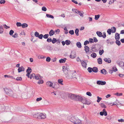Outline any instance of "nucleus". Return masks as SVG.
Wrapping results in <instances>:
<instances>
[{"label": "nucleus", "instance_id": "obj_37", "mask_svg": "<svg viewBox=\"0 0 124 124\" xmlns=\"http://www.w3.org/2000/svg\"><path fill=\"white\" fill-rule=\"evenodd\" d=\"M72 11L75 13L77 14L78 13V11L77 9L75 8H73L72 9Z\"/></svg>", "mask_w": 124, "mask_h": 124}, {"label": "nucleus", "instance_id": "obj_61", "mask_svg": "<svg viewBox=\"0 0 124 124\" xmlns=\"http://www.w3.org/2000/svg\"><path fill=\"white\" fill-rule=\"evenodd\" d=\"M6 2L5 0H1L0 1V3L1 4H4Z\"/></svg>", "mask_w": 124, "mask_h": 124}, {"label": "nucleus", "instance_id": "obj_34", "mask_svg": "<svg viewBox=\"0 0 124 124\" xmlns=\"http://www.w3.org/2000/svg\"><path fill=\"white\" fill-rule=\"evenodd\" d=\"M100 105L102 108H107L106 106L102 103H101L100 104Z\"/></svg>", "mask_w": 124, "mask_h": 124}, {"label": "nucleus", "instance_id": "obj_52", "mask_svg": "<svg viewBox=\"0 0 124 124\" xmlns=\"http://www.w3.org/2000/svg\"><path fill=\"white\" fill-rule=\"evenodd\" d=\"M77 14H79V15H80L81 16L83 17V15L82 13L80 11H78V12Z\"/></svg>", "mask_w": 124, "mask_h": 124}, {"label": "nucleus", "instance_id": "obj_47", "mask_svg": "<svg viewBox=\"0 0 124 124\" xmlns=\"http://www.w3.org/2000/svg\"><path fill=\"white\" fill-rule=\"evenodd\" d=\"M16 25L17 27H20L22 26V24L20 22H17L16 23Z\"/></svg>", "mask_w": 124, "mask_h": 124}, {"label": "nucleus", "instance_id": "obj_33", "mask_svg": "<svg viewBox=\"0 0 124 124\" xmlns=\"http://www.w3.org/2000/svg\"><path fill=\"white\" fill-rule=\"evenodd\" d=\"M65 44L67 45H69L70 44V41L69 40H65Z\"/></svg>", "mask_w": 124, "mask_h": 124}, {"label": "nucleus", "instance_id": "obj_5", "mask_svg": "<svg viewBox=\"0 0 124 124\" xmlns=\"http://www.w3.org/2000/svg\"><path fill=\"white\" fill-rule=\"evenodd\" d=\"M4 90L7 95L11 97H13L15 93L11 89L5 88H4Z\"/></svg>", "mask_w": 124, "mask_h": 124}, {"label": "nucleus", "instance_id": "obj_27", "mask_svg": "<svg viewBox=\"0 0 124 124\" xmlns=\"http://www.w3.org/2000/svg\"><path fill=\"white\" fill-rule=\"evenodd\" d=\"M46 16L47 17L50 18L52 19H54V18L53 16L49 14H46Z\"/></svg>", "mask_w": 124, "mask_h": 124}, {"label": "nucleus", "instance_id": "obj_21", "mask_svg": "<svg viewBox=\"0 0 124 124\" xmlns=\"http://www.w3.org/2000/svg\"><path fill=\"white\" fill-rule=\"evenodd\" d=\"M67 59L66 58H64L63 59H62L59 60V62L60 63H63L65 62Z\"/></svg>", "mask_w": 124, "mask_h": 124}, {"label": "nucleus", "instance_id": "obj_28", "mask_svg": "<svg viewBox=\"0 0 124 124\" xmlns=\"http://www.w3.org/2000/svg\"><path fill=\"white\" fill-rule=\"evenodd\" d=\"M111 29L112 30V33H115L116 32V28L115 27H112Z\"/></svg>", "mask_w": 124, "mask_h": 124}, {"label": "nucleus", "instance_id": "obj_32", "mask_svg": "<svg viewBox=\"0 0 124 124\" xmlns=\"http://www.w3.org/2000/svg\"><path fill=\"white\" fill-rule=\"evenodd\" d=\"M38 80H39V81H38V84H42L44 82L43 80L41 79H40Z\"/></svg>", "mask_w": 124, "mask_h": 124}, {"label": "nucleus", "instance_id": "obj_23", "mask_svg": "<svg viewBox=\"0 0 124 124\" xmlns=\"http://www.w3.org/2000/svg\"><path fill=\"white\" fill-rule=\"evenodd\" d=\"M28 24L26 23H23L22 24V27L23 28H26L28 27Z\"/></svg>", "mask_w": 124, "mask_h": 124}, {"label": "nucleus", "instance_id": "obj_12", "mask_svg": "<svg viewBox=\"0 0 124 124\" xmlns=\"http://www.w3.org/2000/svg\"><path fill=\"white\" fill-rule=\"evenodd\" d=\"M97 83L99 85H104L106 84V82L105 81H101L99 80L97 82Z\"/></svg>", "mask_w": 124, "mask_h": 124}, {"label": "nucleus", "instance_id": "obj_3", "mask_svg": "<svg viewBox=\"0 0 124 124\" xmlns=\"http://www.w3.org/2000/svg\"><path fill=\"white\" fill-rule=\"evenodd\" d=\"M67 119L74 124H81L82 123V121L75 116H69Z\"/></svg>", "mask_w": 124, "mask_h": 124}, {"label": "nucleus", "instance_id": "obj_36", "mask_svg": "<svg viewBox=\"0 0 124 124\" xmlns=\"http://www.w3.org/2000/svg\"><path fill=\"white\" fill-rule=\"evenodd\" d=\"M97 56L96 54L95 53H93L91 54V56L93 58H94L96 57Z\"/></svg>", "mask_w": 124, "mask_h": 124}, {"label": "nucleus", "instance_id": "obj_38", "mask_svg": "<svg viewBox=\"0 0 124 124\" xmlns=\"http://www.w3.org/2000/svg\"><path fill=\"white\" fill-rule=\"evenodd\" d=\"M116 44L118 46H119L121 44V43L120 41L118 40H116Z\"/></svg>", "mask_w": 124, "mask_h": 124}, {"label": "nucleus", "instance_id": "obj_50", "mask_svg": "<svg viewBox=\"0 0 124 124\" xmlns=\"http://www.w3.org/2000/svg\"><path fill=\"white\" fill-rule=\"evenodd\" d=\"M86 94L87 95H88L89 96H92V94L90 92H86Z\"/></svg>", "mask_w": 124, "mask_h": 124}, {"label": "nucleus", "instance_id": "obj_6", "mask_svg": "<svg viewBox=\"0 0 124 124\" xmlns=\"http://www.w3.org/2000/svg\"><path fill=\"white\" fill-rule=\"evenodd\" d=\"M96 33L98 36L99 37H102L103 38H105L106 37V35L105 32L103 33V35H102L101 32L100 31H97L96 32Z\"/></svg>", "mask_w": 124, "mask_h": 124}, {"label": "nucleus", "instance_id": "obj_58", "mask_svg": "<svg viewBox=\"0 0 124 124\" xmlns=\"http://www.w3.org/2000/svg\"><path fill=\"white\" fill-rule=\"evenodd\" d=\"M43 35L42 34H40V35H39L38 37L39 39H42L43 38Z\"/></svg>", "mask_w": 124, "mask_h": 124}, {"label": "nucleus", "instance_id": "obj_40", "mask_svg": "<svg viewBox=\"0 0 124 124\" xmlns=\"http://www.w3.org/2000/svg\"><path fill=\"white\" fill-rule=\"evenodd\" d=\"M104 52V51L103 49H102V50H100L99 51V54L100 55H101Z\"/></svg>", "mask_w": 124, "mask_h": 124}, {"label": "nucleus", "instance_id": "obj_39", "mask_svg": "<svg viewBox=\"0 0 124 124\" xmlns=\"http://www.w3.org/2000/svg\"><path fill=\"white\" fill-rule=\"evenodd\" d=\"M57 41L56 39L54 38H53L52 40V42L53 44H54Z\"/></svg>", "mask_w": 124, "mask_h": 124}, {"label": "nucleus", "instance_id": "obj_54", "mask_svg": "<svg viewBox=\"0 0 124 124\" xmlns=\"http://www.w3.org/2000/svg\"><path fill=\"white\" fill-rule=\"evenodd\" d=\"M89 42L88 40H86L84 42V45L85 46L87 44H89Z\"/></svg>", "mask_w": 124, "mask_h": 124}, {"label": "nucleus", "instance_id": "obj_13", "mask_svg": "<svg viewBox=\"0 0 124 124\" xmlns=\"http://www.w3.org/2000/svg\"><path fill=\"white\" fill-rule=\"evenodd\" d=\"M53 84V83L50 81H48L46 83V85L47 86L54 88V87L52 86Z\"/></svg>", "mask_w": 124, "mask_h": 124}, {"label": "nucleus", "instance_id": "obj_31", "mask_svg": "<svg viewBox=\"0 0 124 124\" xmlns=\"http://www.w3.org/2000/svg\"><path fill=\"white\" fill-rule=\"evenodd\" d=\"M87 70L90 73H91L92 71H93V68L90 67H89L88 68Z\"/></svg>", "mask_w": 124, "mask_h": 124}, {"label": "nucleus", "instance_id": "obj_57", "mask_svg": "<svg viewBox=\"0 0 124 124\" xmlns=\"http://www.w3.org/2000/svg\"><path fill=\"white\" fill-rule=\"evenodd\" d=\"M47 41L48 42H50L52 41V39L51 38H47Z\"/></svg>", "mask_w": 124, "mask_h": 124}, {"label": "nucleus", "instance_id": "obj_9", "mask_svg": "<svg viewBox=\"0 0 124 124\" xmlns=\"http://www.w3.org/2000/svg\"><path fill=\"white\" fill-rule=\"evenodd\" d=\"M46 114L43 113H39V119H44L46 118Z\"/></svg>", "mask_w": 124, "mask_h": 124}, {"label": "nucleus", "instance_id": "obj_11", "mask_svg": "<svg viewBox=\"0 0 124 124\" xmlns=\"http://www.w3.org/2000/svg\"><path fill=\"white\" fill-rule=\"evenodd\" d=\"M80 61L82 66L86 68L87 65V64L86 62V61L84 60L82 61L80 60Z\"/></svg>", "mask_w": 124, "mask_h": 124}, {"label": "nucleus", "instance_id": "obj_53", "mask_svg": "<svg viewBox=\"0 0 124 124\" xmlns=\"http://www.w3.org/2000/svg\"><path fill=\"white\" fill-rule=\"evenodd\" d=\"M115 94L117 96H120L122 95V93H117Z\"/></svg>", "mask_w": 124, "mask_h": 124}, {"label": "nucleus", "instance_id": "obj_10", "mask_svg": "<svg viewBox=\"0 0 124 124\" xmlns=\"http://www.w3.org/2000/svg\"><path fill=\"white\" fill-rule=\"evenodd\" d=\"M100 115L101 116L104 115L105 116H107V112L106 111L105 109H104L102 110V111L100 112Z\"/></svg>", "mask_w": 124, "mask_h": 124}, {"label": "nucleus", "instance_id": "obj_1", "mask_svg": "<svg viewBox=\"0 0 124 124\" xmlns=\"http://www.w3.org/2000/svg\"><path fill=\"white\" fill-rule=\"evenodd\" d=\"M69 97L74 101L81 102L85 104L89 105L91 103L90 101L88 100L86 98L82 97L81 96L70 94H69Z\"/></svg>", "mask_w": 124, "mask_h": 124}, {"label": "nucleus", "instance_id": "obj_64", "mask_svg": "<svg viewBox=\"0 0 124 124\" xmlns=\"http://www.w3.org/2000/svg\"><path fill=\"white\" fill-rule=\"evenodd\" d=\"M93 39L94 40V42H96L98 41V40L96 37H93Z\"/></svg>", "mask_w": 124, "mask_h": 124}, {"label": "nucleus", "instance_id": "obj_45", "mask_svg": "<svg viewBox=\"0 0 124 124\" xmlns=\"http://www.w3.org/2000/svg\"><path fill=\"white\" fill-rule=\"evenodd\" d=\"M39 35V33L37 31H36L35 32L34 35L36 37H38Z\"/></svg>", "mask_w": 124, "mask_h": 124}, {"label": "nucleus", "instance_id": "obj_43", "mask_svg": "<svg viewBox=\"0 0 124 124\" xmlns=\"http://www.w3.org/2000/svg\"><path fill=\"white\" fill-rule=\"evenodd\" d=\"M107 32L109 35L111 34L112 32V30L111 29H108L107 31Z\"/></svg>", "mask_w": 124, "mask_h": 124}, {"label": "nucleus", "instance_id": "obj_20", "mask_svg": "<svg viewBox=\"0 0 124 124\" xmlns=\"http://www.w3.org/2000/svg\"><path fill=\"white\" fill-rule=\"evenodd\" d=\"M39 113H37L34 114L33 115V117L39 119Z\"/></svg>", "mask_w": 124, "mask_h": 124}, {"label": "nucleus", "instance_id": "obj_29", "mask_svg": "<svg viewBox=\"0 0 124 124\" xmlns=\"http://www.w3.org/2000/svg\"><path fill=\"white\" fill-rule=\"evenodd\" d=\"M3 32V27L2 25L0 26V34L2 33Z\"/></svg>", "mask_w": 124, "mask_h": 124}, {"label": "nucleus", "instance_id": "obj_46", "mask_svg": "<svg viewBox=\"0 0 124 124\" xmlns=\"http://www.w3.org/2000/svg\"><path fill=\"white\" fill-rule=\"evenodd\" d=\"M22 78L21 77H18L16 78V80L18 81H21L22 80Z\"/></svg>", "mask_w": 124, "mask_h": 124}, {"label": "nucleus", "instance_id": "obj_60", "mask_svg": "<svg viewBox=\"0 0 124 124\" xmlns=\"http://www.w3.org/2000/svg\"><path fill=\"white\" fill-rule=\"evenodd\" d=\"M112 70L116 72L117 70L116 67H113L112 68Z\"/></svg>", "mask_w": 124, "mask_h": 124}, {"label": "nucleus", "instance_id": "obj_42", "mask_svg": "<svg viewBox=\"0 0 124 124\" xmlns=\"http://www.w3.org/2000/svg\"><path fill=\"white\" fill-rule=\"evenodd\" d=\"M4 76L5 78H13V77L12 76H10L7 75H4Z\"/></svg>", "mask_w": 124, "mask_h": 124}, {"label": "nucleus", "instance_id": "obj_18", "mask_svg": "<svg viewBox=\"0 0 124 124\" xmlns=\"http://www.w3.org/2000/svg\"><path fill=\"white\" fill-rule=\"evenodd\" d=\"M104 60L105 62H107L108 63H110L111 62V60L109 58L107 59L106 58H105L104 59Z\"/></svg>", "mask_w": 124, "mask_h": 124}, {"label": "nucleus", "instance_id": "obj_19", "mask_svg": "<svg viewBox=\"0 0 124 124\" xmlns=\"http://www.w3.org/2000/svg\"><path fill=\"white\" fill-rule=\"evenodd\" d=\"M86 53H87L89 51V47L86 46H85L84 47Z\"/></svg>", "mask_w": 124, "mask_h": 124}, {"label": "nucleus", "instance_id": "obj_55", "mask_svg": "<svg viewBox=\"0 0 124 124\" xmlns=\"http://www.w3.org/2000/svg\"><path fill=\"white\" fill-rule=\"evenodd\" d=\"M42 10L43 11H46L47 10V9L44 6L42 8Z\"/></svg>", "mask_w": 124, "mask_h": 124}, {"label": "nucleus", "instance_id": "obj_30", "mask_svg": "<svg viewBox=\"0 0 124 124\" xmlns=\"http://www.w3.org/2000/svg\"><path fill=\"white\" fill-rule=\"evenodd\" d=\"M58 82L60 84H61L62 85H63V84L62 83V82H63V80L62 79H59L58 80Z\"/></svg>", "mask_w": 124, "mask_h": 124}, {"label": "nucleus", "instance_id": "obj_63", "mask_svg": "<svg viewBox=\"0 0 124 124\" xmlns=\"http://www.w3.org/2000/svg\"><path fill=\"white\" fill-rule=\"evenodd\" d=\"M114 1H115L113 0H110L109 2L108 3L109 4H111L113 3H114Z\"/></svg>", "mask_w": 124, "mask_h": 124}, {"label": "nucleus", "instance_id": "obj_62", "mask_svg": "<svg viewBox=\"0 0 124 124\" xmlns=\"http://www.w3.org/2000/svg\"><path fill=\"white\" fill-rule=\"evenodd\" d=\"M89 42L90 43H93V42H94L93 40V39H92V38H90L89 39Z\"/></svg>", "mask_w": 124, "mask_h": 124}, {"label": "nucleus", "instance_id": "obj_41", "mask_svg": "<svg viewBox=\"0 0 124 124\" xmlns=\"http://www.w3.org/2000/svg\"><path fill=\"white\" fill-rule=\"evenodd\" d=\"M100 16V15H95V19L96 20H98Z\"/></svg>", "mask_w": 124, "mask_h": 124}, {"label": "nucleus", "instance_id": "obj_15", "mask_svg": "<svg viewBox=\"0 0 124 124\" xmlns=\"http://www.w3.org/2000/svg\"><path fill=\"white\" fill-rule=\"evenodd\" d=\"M115 38L116 40H119L120 38V34L116 33L115 34Z\"/></svg>", "mask_w": 124, "mask_h": 124}, {"label": "nucleus", "instance_id": "obj_17", "mask_svg": "<svg viewBox=\"0 0 124 124\" xmlns=\"http://www.w3.org/2000/svg\"><path fill=\"white\" fill-rule=\"evenodd\" d=\"M101 73L104 75L107 74L108 72L105 69H103L101 70Z\"/></svg>", "mask_w": 124, "mask_h": 124}, {"label": "nucleus", "instance_id": "obj_26", "mask_svg": "<svg viewBox=\"0 0 124 124\" xmlns=\"http://www.w3.org/2000/svg\"><path fill=\"white\" fill-rule=\"evenodd\" d=\"M77 46L79 48H80L82 46L81 43L79 42H77L76 43Z\"/></svg>", "mask_w": 124, "mask_h": 124}, {"label": "nucleus", "instance_id": "obj_8", "mask_svg": "<svg viewBox=\"0 0 124 124\" xmlns=\"http://www.w3.org/2000/svg\"><path fill=\"white\" fill-rule=\"evenodd\" d=\"M76 57V55L75 51H71V54L70 55V57L71 59H74Z\"/></svg>", "mask_w": 124, "mask_h": 124}, {"label": "nucleus", "instance_id": "obj_56", "mask_svg": "<svg viewBox=\"0 0 124 124\" xmlns=\"http://www.w3.org/2000/svg\"><path fill=\"white\" fill-rule=\"evenodd\" d=\"M51 60V58L50 57H47L46 59V61L47 62H49Z\"/></svg>", "mask_w": 124, "mask_h": 124}, {"label": "nucleus", "instance_id": "obj_16", "mask_svg": "<svg viewBox=\"0 0 124 124\" xmlns=\"http://www.w3.org/2000/svg\"><path fill=\"white\" fill-rule=\"evenodd\" d=\"M7 97L6 96L4 95H2V98L0 99V100L2 101H4L7 100Z\"/></svg>", "mask_w": 124, "mask_h": 124}, {"label": "nucleus", "instance_id": "obj_22", "mask_svg": "<svg viewBox=\"0 0 124 124\" xmlns=\"http://www.w3.org/2000/svg\"><path fill=\"white\" fill-rule=\"evenodd\" d=\"M93 72L95 73H97L98 71V68L96 67H94L93 68Z\"/></svg>", "mask_w": 124, "mask_h": 124}, {"label": "nucleus", "instance_id": "obj_14", "mask_svg": "<svg viewBox=\"0 0 124 124\" xmlns=\"http://www.w3.org/2000/svg\"><path fill=\"white\" fill-rule=\"evenodd\" d=\"M18 73H20L22 71H24V68L23 66H21L19 67L18 70Z\"/></svg>", "mask_w": 124, "mask_h": 124}, {"label": "nucleus", "instance_id": "obj_48", "mask_svg": "<svg viewBox=\"0 0 124 124\" xmlns=\"http://www.w3.org/2000/svg\"><path fill=\"white\" fill-rule=\"evenodd\" d=\"M119 64L120 65H121L122 67H124V62H119Z\"/></svg>", "mask_w": 124, "mask_h": 124}, {"label": "nucleus", "instance_id": "obj_4", "mask_svg": "<svg viewBox=\"0 0 124 124\" xmlns=\"http://www.w3.org/2000/svg\"><path fill=\"white\" fill-rule=\"evenodd\" d=\"M74 73L72 71H69L67 74H65L66 78L68 79H70L73 78H76L75 77L76 71Z\"/></svg>", "mask_w": 124, "mask_h": 124}, {"label": "nucleus", "instance_id": "obj_44", "mask_svg": "<svg viewBox=\"0 0 124 124\" xmlns=\"http://www.w3.org/2000/svg\"><path fill=\"white\" fill-rule=\"evenodd\" d=\"M49 36V34H45L43 36V37L44 39H47Z\"/></svg>", "mask_w": 124, "mask_h": 124}, {"label": "nucleus", "instance_id": "obj_35", "mask_svg": "<svg viewBox=\"0 0 124 124\" xmlns=\"http://www.w3.org/2000/svg\"><path fill=\"white\" fill-rule=\"evenodd\" d=\"M79 30L78 29H76L75 31V33L76 34V35L77 36H78L79 35L78 32Z\"/></svg>", "mask_w": 124, "mask_h": 124}, {"label": "nucleus", "instance_id": "obj_2", "mask_svg": "<svg viewBox=\"0 0 124 124\" xmlns=\"http://www.w3.org/2000/svg\"><path fill=\"white\" fill-rule=\"evenodd\" d=\"M31 71L32 70L31 68L29 67H28V68L26 70V72L27 73L26 76L28 78H30L31 79L32 78L34 79H35L37 80L41 79L43 78L41 76L39 75L38 74H37L36 75L34 73H32L31 74L30 76V75Z\"/></svg>", "mask_w": 124, "mask_h": 124}, {"label": "nucleus", "instance_id": "obj_24", "mask_svg": "<svg viewBox=\"0 0 124 124\" xmlns=\"http://www.w3.org/2000/svg\"><path fill=\"white\" fill-rule=\"evenodd\" d=\"M49 34L50 36H52L54 34V31L51 30L50 31Z\"/></svg>", "mask_w": 124, "mask_h": 124}, {"label": "nucleus", "instance_id": "obj_7", "mask_svg": "<svg viewBox=\"0 0 124 124\" xmlns=\"http://www.w3.org/2000/svg\"><path fill=\"white\" fill-rule=\"evenodd\" d=\"M63 70L64 74H67V72L69 71H71L70 70V69L68 66H63L62 67Z\"/></svg>", "mask_w": 124, "mask_h": 124}, {"label": "nucleus", "instance_id": "obj_49", "mask_svg": "<svg viewBox=\"0 0 124 124\" xmlns=\"http://www.w3.org/2000/svg\"><path fill=\"white\" fill-rule=\"evenodd\" d=\"M14 32V31L13 30H11L10 31H9V34L10 35L12 36V35Z\"/></svg>", "mask_w": 124, "mask_h": 124}, {"label": "nucleus", "instance_id": "obj_51", "mask_svg": "<svg viewBox=\"0 0 124 124\" xmlns=\"http://www.w3.org/2000/svg\"><path fill=\"white\" fill-rule=\"evenodd\" d=\"M97 102H99L102 99V98L99 97V96L97 97Z\"/></svg>", "mask_w": 124, "mask_h": 124}, {"label": "nucleus", "instance_id": "obj_59", "mask_svg": "<svg viewBox=\"0 0 124 124\" xmlns=\"http://www.w3.org/2000/svg\"><path fill=\"white\" fill-rule=\"evenodd\" d=\"M69 33L71 35H73L74 34V31L73 30H70L69 31Z\"/></svg>", "mask_w": 124, "mask_h": 124}, {"label": "nucleus", "instance_id": "obj_25", "mask_svg": "<svg viewBox=\"0 0 124 124\" xmlns=\"http://www.w3.org/2000/svg\"><path fill=\"white\" fill-rule=\"evenodd\" d=\"M98 62L99 64H102V60L101 58H99L97 59Z\"/></svg>", "mask_w": 124, "mask_h": 124}]
</instances>
